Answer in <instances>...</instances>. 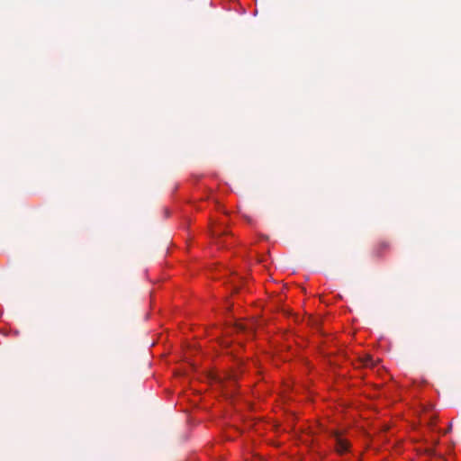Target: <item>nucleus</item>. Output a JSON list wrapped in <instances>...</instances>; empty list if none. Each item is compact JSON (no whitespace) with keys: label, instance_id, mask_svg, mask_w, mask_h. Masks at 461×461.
Instances as JSON below:
<instances>
[{"label":"nucleus","instance_id":"2","mask_svg":"<svg viewBox=\"0 0 461 461\" xmlns=\"http://www.w3.org/2000/svg\"><path fill=\"white\" fill-rule=\"evenodd\" d=\"M388 249H389V243L385 240H381L374 248L373 253L375 256L380 257Z\"/></svg>","mask_w":461,"mask_h":461},{"label":"nucleus","instance_id":"4","mask_svg":"<svg viewBox=\"0 0 461 461\" xmlns=\"http://www.w3.org/2000/svg\"><path fill=\"white\" fill-rule=\"evenodd\" d=\"M239 329H240V330H245V327H244L243 325H239Z\"/></svg>","mask_w":461,"mask_h":461},{"label":"nucleus","instance_id":"1","mask_svg":"<svg viewBox=\"0 0 461 461\" xmlns=\"http://www.w3.org/2000/svg\"><path fill=\"white\" fill-rule=\"evenodd\" d=\"M330 436L334 438L336 451L343 454L348 450L349 443L345 439L339 431H332Z\"/></svg>","mask_w":461,"mask_h":461},{"label":"nucleus","instance_id":"3","mask_svg":"<svg viewBox=\"0 0 461 461\" xmlns=\"http://www.w3.org/2000/svg\"><path fill=\"white\" fill-rule=\"evenodd\" d=\"M379 362V359L375 360L372 356H366L362 358L364 366H375Z\"/></svg>","mask_w":461,"mask_h":461}]
</instances>
